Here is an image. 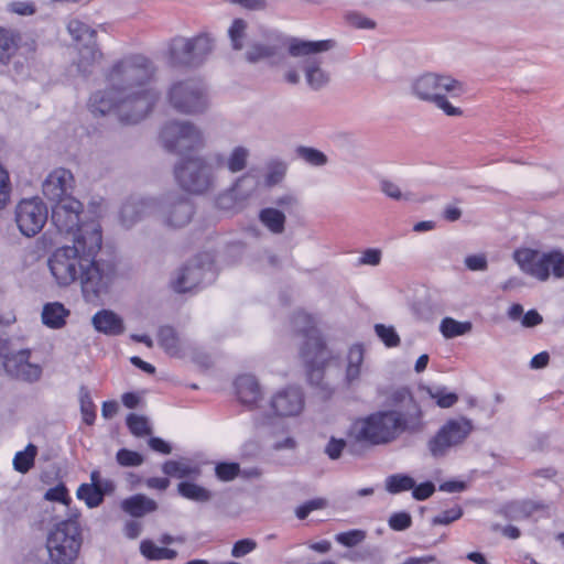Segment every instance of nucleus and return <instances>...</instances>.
Segmentation results:
<instances>
[{"label":"nucleus","instance_id":"nucleus-21","mask_svg":"<svg viewBox=\"0 0 564 564\" xmlns=\"http://www.w3.org/2000/svg\"><path fill=\"white\" fill-rule=\"evenodd\" d=\"M390 400L393 405L390 410L399 411L403 419L411 420L413 424L422 430L425 429L423 411L420 404L414 400L409 389L401 388L393 391Z\"/></svg>","mask_w":564,"mask_h":564},{"label":"nucleus","instance_id":"nucleus-39","mask_svg":"<svg viewBox=\"0 0 564 564\" xmlns=\"http://www.w3.org/2000/svg\"><path fill=\"white\" fill-rule=\"evenodd\" d=\"M67 30L77 45L86 41L93 43L94 39H96V31L78 19L70 20L67 24Z\"/></svg>","mask_w":564,"mask_h":564},{"label":"nucleus","instance_id":"nucleus-62","mask_svg":"<svg viewBox=\"0 0 564 564\" xmlns=\"http://www.w3.org/2000/svg\"><path fill=\"white\" fill-rule=\"evenodd\" d=\"M45 499L51 501H59L65 505H68L70 502L67 489L63 485L48 489L45 494Z\"/></svg>","mask_w":564,"mask_h":564},{"label":"nucleus","instance_id":"nucleus-14","mask_svg":"<svg viewBox=\"0 0 564 564\" xmlns=\"http://www.w3.org/2000/svg\"><path fill=\"white\" fill-rule=\"evenodd\" d=\"M115 274L113 267L105 261H97L96 257H89L87 265L80 271L78 280L87 302L96 301L100 295L106 294Z\"/></svg>","mask_w":564,"mask_h":564},{"label":"nucleus","instance_id":"nucleus-15","mask_svg":"<svg viewBox=\"0 0 564 564\" xmlns=\"http://www.w3.org/2000/svg\"><path fill=\"white\" fill-rule=\"evenodd\" d=\"M474 426L466 417L448 420L427 442V448L434 458L444 457L452 447L460 445L471 433Z\"/></svg>","mask_w":564,"mask_h":564},{"label":"nucleus","instance_id":"nucleus-49","mask_svg":"<svg viewBox=\"0 0 564 564\" xmlns=\"http://www.w3.org/2000/svg\"><path fill=\"white\" fill-rule=\"evenodd\" d=\"M12 185L9 172L0 162V210L4 209L10 203Z\"/></svg>","mask_w":564,"mask_h":564},{"label":"nucleus","instance_id":"nucleus-42","mask_svg":"<svg viewBox=\"0 0 564 564\" xmlns=\"http://www.w3.org/2000/svg\"><path fill=\"white\" fill-rule=\"evenodd\" d=\"M37 454V447L34 444H29L24 451L18 452L13 458V467L17 471L25 474L34 465V459Z\"/></svg>","mask_w":564,"mask_h":564},{"label":"nucleus","instance_id":"nucleus-43","mask_svg":"<svg viewBox=\"0 0 564 564\" xmlns=\"http://www.w3.org/2000/svg\"><path fill=\"white\" fill-rule=\"evenodd\" d=\"M415 480L404 474L391 475L386 480V489L390 494H399L414 488Z\"/></svg>","mask_w":564,"mask_h":564},{"label":"nucleus","instance_id":"nucleus-50","mask_svg":"<svg viewBox=\"0 0 564 564\" xmlns=\"http://www.w3.org/2000/svg\"><path fill=\"white\" fill-rule=\"evenodd\" d=\"M216 477L221 481H231L240 476L238 463H218L215 467Z\"/></svg>","mask_w":564,"mask_h":564},{"label":"nucleus","instance_id":"nucleus-35","mask_svg":"<svg viewBox=\"0 0 564 564\" xmlns=\"http://www.w3.org/2000/svg\"><path fill=\"white\" fill-rule=\"evenodd\" d=\"M162 471L167 476L176 478H196L200 475V468L186 460H166L162 466Z\"/></svg>","mask_w":564,"mask_h":564},{"label":"nucleus","instance_id":"nucleus-17","mask_svg":"<svg viewBox=\"0 0 564 564\" xmlns=\"http://www.w3.org/2000/svg\"><path fill=\"white\" fill-rule=\"evenodd\" d=\"M47 220V207L39 198L23 199L15 208V223L21 234L33 237Z\"/></svg>","mask_w":564,"mask_h":564},{"label":"nucleus","instance_id":"nucleus-20","mask_svg":"<svg viewBox=\"0 0 564 564\" xmlns=\"http://www.w3.org/2000/svg\"><path fill=\"white\" fill-rule=\"evenodd\" d=\"M73 187V174L68 170L57 169L50 173L44 181L43 194L47 199L55 202L56 204L66 197H72L70 192Z\"/></svg>","mask_w":564,"mask_h":564},{"label":"nucleus","instance_id":"nucleus-19","mask_svg":"<svg viewBox=\"0 0 564 564\" xmlns=\"http://www.w3.org/2000/svg\"><path fill=\"white\" fill-rule=\"evenodd\" d=\"M270 405L278 416H296L304 409V395L300 389L291 387L276 392Z\"/></svg>","mask_w":564,"mask_h":564},{"label":"nucleus","instance_id":"nucleus-38","mask_svg":"<svg viewBox=\"0 0 564 564\" xmlns=\"http://www.w3.org/2000/svg\"><path fill=\"white\" fill-rule=\"evenodd\" d=\"M141 554L152 561L159 560H174L177 556V552L167 547H160L155 545L151 540H143L140 544Z\"/></svg>","mask_w":564,"mask_h":564},{"label":"nucleus","instance_id":"nucleus-52","mask_svg":"<svg viewBox=\"0 0 564 564\" xmlns=\"http://www.w3.org/2000/svg\"><path fill=\"white\" fill-rule=\"evenodd\" d=\"M286 164L281 161L271 162L268 165V173L265 175V183L269 186L279 184L285 176Z\"/></svg>","mask_w":564,"mask_h":564},{"label":"nucleus","instance_id":"nucleus-4","mask_svg":"<svg viewBox=\"0 0 564 564\" xmlns=\"http://www.w3.org/2000/svg\"><path fill=\"white\" fill-rule=\"evenodd\" d=\"M411 91L417 99L433 104L448 117L463 116V110L451 102V98L464 93L463 84L448 75L425 73L413 79Z\"/></svg>","mask_w":564,"mask_h":564},{"label":"nucleus","instance_id":"nucleus-36","mask_svg":"<svg viewBox=\"0 0 564 564\" xmlns=\"http://www.w3.org/2000/svg\"><path fill=\"white\" fill-rule=\"evenodd\" d=\"M177 491L182 497L196 502H207L213 498V494L208 489L189 481L180 482Z\"/></svg>","mask_w":564,"mask_h":564},{"label":"nucleus","instance_id":"nucleus-34","mask_svg":"<svg viewBox=\"0 0 564 564\" xmlns=\"http://www.w3.org/2000/svg\"><path fill=\"white\" fill-rule=\"evenodd\" d=\"M69 315V311L58 302L48 303L44 305L42 311V322L50 328H61L66 323V317Z\"/></svg>","mask_w":564,"mask_h":564},{"label":"nucleus","instance_id":"nucleus-44","mask_svg":"<svg viewBox=\"0 0 564 564\" xmlns=\"http://www.w3.org/2000/svg\"><path fill=\"white\" fill-rule=\"evenodd\" d=\"M76 495L78 499L85 501L88 508H96L104 501L100 489L95 485L82 484Z\"/></svg>","mask_w":564,"mask_h":564},{"label":"nucleus","instance_id":"nucleus-64","mask_svg":"<svg viewBox=\"0 0 564 564\" xmlns=\"http://www.w3.org/2000/svg\"><path fill=\"white\" fill-rule=\"evenodd\" d=\"M345 446L346 442L344 440L332 437L325 447V453L328 455L330 459H337L340 457Z\"/></svg>","mask_w":564,"mask_h":564},{"label":"nucleus","instance_id":"nucleus-47","mask_svg":"<svg viewBox=\"0 0 564 564\" xmlns=\"http://www.w3.org/2000/svg\"><path fill=\"white\" fill-rule=\"evenodd\" d=\"M127 425L130 432L138 437L150 435L152 433L148 419L142 415L134 413L129 414L127 417Z\"/></svg>","mask_w":564,"mask_h":564},{"label":"nucleus","instance_id":"nucleus-60","mask_svg":"<svg viewBox=\"0 0 564 564\" xmlns=\"http://www.w3.org/2000/svg\"><path fill=\"white\" fill-rule=\"evenodd\" d=\"M256 547L257 543L251 539L239 540L234 544L231 555L237 558L242 557L252 552Z\"/></svg>","mask_w":564,"mask_h":564},{"label":"nucleus","instance_id":"nucleus-31","mask_svg":"<svg viewBox=\"0 0 564 564\" xmlns=\"http://www.w3.org/2000/svg\"><path fill=\"white\" fill-rule=\"evenodd\" d=\"M365 349L362 345L356 344L350 347L347 355V366L345 379L346 382L351 386L357 382L361 375V366L364 364Z\"/></svg>","mask_w":564,"mask_h":564},{"label":"nucleus","instance_id":"nucleus-46","mask_svg":"<svg viewBox=\"0 0 564 564\" xmlns=\"http://www.w3.org/2000/svg\"><path fill=\"white\" fill-rule=\"evenodd\" d=\"M80 412L86 424L91 425L96 419L95 404L91 400L89 391L82 387L79 391Z\"/></svg>","mask_w":564,"mask_h":564},{"label":"nucleus","instance_id":"nucleus-1","mask_svg":"<svg viewBox=\"0 0 564 564\" xmlns=\"http://www.w3.org/2000/svg\"><path fill=\"white\" fill-rule=\"evenodd\" d=\"M153 62L142 54H130L115 62L106 72L107 87L94 93L88 102L95 117L115 115L121 122L138 123L158 100L144 86L155 74Z\"/></svg>","mask_w":564,"mask_h":564},{"label":"nucleus","instance_id":"nucleus-23","mask_svg":"<svg viewBox=\"0 0 564 564\" xmlns=\"http://www.w3.org/2000/svg\"><path fill=\"white\" fill-rule=\"evenodd\" d=\"M249 159L250 150L243 145L232 148L227 156L220 152H215L209 155V160L215 169H227L232 174L246 170Z\"/></svg>","mask_w":564,"mask_h":564},{"label":"nucleus","instance_id":"nucleus-6","mask_svg":"<svg viewBox=\"0 0 564 564\" xmlns=\"http://www.w3.org/2000/svg\"><path fill=\"white\" fill-rule=\"evenodd\" d=\"M80 528L76 519L58 522L46 539L47 564H74L82 546Z\"/></svg>","mask_w":564,"mask_h":564},{"label":"nucleus","instance_id":"nucleus-59","mask_svg":"<svg viewBox=\"0 0 564 564\" xmlns=\"http://www.w3.org/2000/svg\"><path fill=\"white\" fill-rule=\"evenodd\" d=\"M463 516V510L460 507L452 508L443 511L441 514L433 518L432 523L434 525L438 524H449L453 521L459 519Z\"/></svg>","mask_w":564,"mask_h":564},{"label":"nucleus","instance_id":"nucleus-5","mask_svg":"<svg viewBox=\"0 0 564 564\" xmlns=\"http://www.w3.org/2000/svg\"><path fill=\"white\" fill-rule=\"evenodd\" d=\"M335 47V41H305L291 37L288 43V53L299 59L307 86L315 91L325 88L330 82V74L323 68L322 53Z\"/></svg>","mask_w":564,"mask_h":564},{"label":"nucleus","instance_id":"nucleus-41","mask_svg":"<svg viewBox=\"0 0 564 564\" xmlns=\"http://www.w3.org/2000/svg\"><path fill=\"white\" fill-rule=\"evenodd\" d=\"M248 23L243 19H235L228 29V36L232 50L241 51L247 39Z\"/></svg>","mask_w":564,"mask_h":564},{"label":"nucleus","instance_id":"nucleus-25","mask_svg":"<svg viewBox=\"0 0 564 564\" xmlns=\"http://www.w3.org/2000/svg\"><path fill=\"white\" fill-rule=\"evenodd\" d=\"M205 276V268L198 262H191L183 267L175 280L172 281L174 291L184 293L198 286Z\"/></svg>","mask_w":564,"mask_h":564},{"label":"nucleus","instance_id":"nucleus-13","mask_svg":"<svg viewBox=\"0 0 564 564\" xmlns=\"http://www.w3.org/2000/svg\"><path fill=\"white\" fill-rule=\"evenodd\" d=\"M30 349L11 351L9 341L0 338V370H3L9 377L34 382L41 378L42 368L37 364L30 362Z\"/></svg>","mask_w":564,"mask_h":564},{"label":"nucleus","instance_id":"nucleus-7","mask_svg":"<svg viewBox=\"0 0 564 564\" xmlns=\"http://www.w3.org/2000/svg\"><path fill=\"white\" fill-rule=\"evenodd\" d=\"M214 48L213 39L203 33L194 37L175 36L167 46V58L173 66L197 67Z\"/></svg>","mask_w":564,"mask_h":564},{"label":"nucleus","instance_id":"nucleus-63","mask_svg":"<svg viewBox=\"0 0 564 564\" xmlns=\"http://www.w3.org/2000/svg\"><path fill=\"white\" fill-rule=\"evenodd\" d=\"M435 491V486L431 481H426L423 484H420L419 486L414 485V488H412V496L416 500H425L430 498Z\"/></svg>","mask_w":564,"mask_h":564},{"label":"nucleus","instance_id":"nucleus-12","mask_svg":"<svg viewBox=\"0 0 564 564\" xmlns=\"http://www.w3.org/2000/svg\"><path fill=\"white\" fill-rule=\"evenodd\" d=\"M154 217L165 227L182 228L186 226L194 215L192 202L178 192L165 193L154 198Z\"/></svg>","mask_w":564,"mask_h":564},{"label":"nucleus","instance_id":"nucleus-54","mask_svg":"<svg viewBox=\"0 0 564 564\" xmlns=\"http://www.w3.org/2000/svg\"><path fill=\"white\" fill-rule=\"evenodd\" d=\"M327 501L323 498H316L306 501L302 506L297 507L295 510V514L300 520H304L308 517L312 511L319 510L325 508Z\"/></svg>","mask_w":564,"mask_h":564},{"label":"nucleus","instance_id":"nucleus-55","mask_svg":"<svg viewBox=\"0 0 564 564\" xmlns=\"http://www.w3.org/2000/svg\"><path fill=\"white\" fill-rule=\"evenodd\" d=\"M366 533L362 530H350L336 535V541L345 546L351 547L362 542Z\"/></svg>","mask_w":564,"mask_h":564},{"label":"nucleus","instance_id":"nucleus-56","mask_svg":"<svg viewBox=\"0 0 564 564\" xmlns=\"http://www.w3.org/2000/svg\"><path fill=\"white\" fill-rule=\"evenodd\" d=\"M412 518L408 512H395L389 519V525L394 531H403L411 527Z\"/></svg>","mask_w":564,"mask_h":564},{"label":"nucleus","instance_id":"nucleus-33","mask_svg":"<svg viewBox=\"0 0 564 564\" xmlns=\"http://www.w3.org/2000/svg\"><path fill=\"white\" fill-rule=\"evenodd\" d=\"M259 220L274 235H281L285 230V214L278 208L267 207L261 209L259 213Z\"/></svg>","mask_w":564,"mask_h":564},{"label":"nucleus","instance_id":"nucleus-2","mask_svg":"<svg viewBox=\"0 0 564 564\" xmlns=\"http://www.w3.org/2000/svg\"><path fill=\"white\" fill-rule=\"evenodd\" d=\"M102 243L98 224L85 225L73 239L72 246H63L48 257L47 264L59 286H68L78 280L89 257H96Z\"/></svg>","mask_w":564,"mask_h":564},{"label":"nucleus","instance_id":"nucleus-11","mask_svg":"<svg viewBox=\"0 0 564 564\" xmlns=\"http://www.w3.org/2000/svg\"><path fill=\"white\" fill-rule=\"evenodd\" d=\"M161 140L167 151L177 154L199 149L205 143L202 130L186 120L166 122L161 130Z\"/></svg>","mask_w":564,"mask_h":564},{"label":"nucleus","instance_id":"nucleus-51","mask_svg":"<svg viewBox=\"0 0 564 564\" xmlns=\"http://www.w3.org/2000/svg\"><path fill=\"white\" fill-rule=\"evenodd\" d=\"M375 332L377 336L384 343L387 347H397L400 344V337L394 327L383 324H376Z\"/></svg>","mask_w":564,"mask_h":564},{"label":"nucleus","instance_id":"nucleus-40","mask_svg":"<svg viewBox=\"0 0 564 564\" xmlns=\"http://www.w3.org/2000/svg\"><path fill=\"white\" fill-rule=\"evenodd\" d=\"M473 328L470 322H458L452 317L442 319L440 329L445 338H454L469 333Z\"/></svg>","mask_w":564,"mask_h":564},{"label":"nucleus","instance_id":"nucleus-45","mask_svg":"<svg viewBox=\"0 0 564 564\" xmlns=\"http://www.w3.org/2000/svg\"><path fill=\"white\" fill-rule=\"evenodd\" d=\"M296 153L299 158L313 166H324L328 162L326 154L314 148L301 145L296 149Z\"/></svg>","mask_w":564,"mask_h":564},{"label":"nucleus","instance_id":"nucleus-37","mask_svg":"<svg viewBox=\"0 0 564 564\" xmlns=\"http://www.w3.org/2000/svg\"><path fill=\"white\" fill-rule=\"evenodd\" d=\"M17 51V35L10 30L0 28V63L7 64Z\"/></svg>","mask_w":564,"mask_h":564},{"label":"nucleus","instance_id":"nucleus-8","mask_svg":"<svg viewBox=\"0 0 564 564\" xmlns=\"http://www.w3.org/2000/svg\"><path fill=\"white\" fill-rule=\"evenodd\" d=\"M513 259L524 273L540 281H546L551 272L555 278L564 279V253L560 250L540 253L532 249H519L513 252Z\"/></svg>","mask_w":564,"mask_h":564},{"label":"nucleus","instance_id":"nucleus-22","mask_svg":"<svg viewBox=\"0 0 564 564\" xmlns=\"http://www.w3.org/2000/svg\"><path fill=\"white\" fill-rule=\"evenodd\" d=\"M153 207H155L154 198L131 196L121 206L120 221L126 228H130L144 216L153 215Z\"/></svg>","mask_w":564,"mask_h":564},{"label":"nucleus","instance_id":"nucleus-10","mask_svg":"<svg viewBox=\"0 0 564 564\" xmlns=\"http://www.w3.org/2000/svg\"><path fill=\"white\" fill-rule=\"evenodd\" d=\"M213 167L210 160L207 162L202 156H192L176 164L174 174L184 191L192 194H204L214 186Z\"/></svg>","mask_w":564,"mask_h":564},{"label":"nucleus","instance_id":"nucleus-48","mask_svg":"<svg viewBox=\"0 0 564 564\" xmlns=\"http://www.w3.org/2000/svg\"><path fill=\"white\" fill-rule=\"evenodd\" d=\"M427 393L432 399L436 400V404L440 408L444 409L453 406L458 400L456 393L448 392L444 387L427 388Z\"/></svg>","mask_w":564,"mask_h":564},{"label":"nucleus","instance_id":"nucleus-27","mask_svg":"<svg viewBox=\"0 0 564 564\" xmlns=\"http://www.w3.org/2000/svg\"><path fill=\"white\" fill-rule=\"evenodd\" d=\"M159 345L172 357H181L186 343L172 326H162L158 333Z\"/></svg>","mask_w":564,"mask_h":564},{"label":"nucleus","instance_id":"nucleus-18","mask_svg":"<svg viewBox=\"0 0 564 564\" xmlns=\"http://www.w3.org/2000/svg\"><path fill=\"white\" fill-rule=\"evenodd\" d=\"M302 358L306 364L307 379L312 386L319 388L323 391L328 392L330 390L329 384L324 381V370L326 364L332 359L330 352L323 345L318 348H301L300 350Z\"/></svg>","mask_w":564,"mask_h":564},{"label":"nucleus","instance_id":"nucleus-32","mask_svg":"<svg viewBox=\"0 0 564 564\" xmlns=\"http://www.w3.org/2000/svg\"><path fill=\"white\" fill-rule=\"evenodd\" d=\"M78 70L83 73L84 75L89 74L90 67L100 61L102 54L100 50L97 46L96 39H94L93 43H89L88 41L78 44Z\"/></svg>","mask_w":564,"mask_h":564},{"label":"nucleus","instance_id":"nucleus-57","mask_svg":"<svg viewBox=\"0 0 564 564\" xmlns=\"http://www.w3.org/2000/svg\"><path fill=\"white\" fill-rule=\"evenodd\" d=\"M464 263L470 271H486L488 269V260L485 253L469 254L465 258Z\"/></svg>","mask_w":564,"mask_h":564},{"label":"nucleus","instance_id":"nucleus-53","mask_svg":"<svg viewBox=\"0 0 564 564\" xmlns=\"http://www.w3.org/2000/svg\"><path fill=\"white\" fill-rule=\"evenodd\" d=\"M116 459L119 465L124 467L140 466L143 463L141 454L126 448L117 452Z\"/></svg>","mask_w":564,"mask_h":564},{"label":"nucleus","instance_id":"nucleus-61","mask_svg":"<svg viewBox=\"0 0 564 564\" xmlns=\"http://www.w3.org/2000/svg\"><path fill=\"white\" fill-rule=\"evenodd\" d=\"M249 181H250V177L248 175L238 177L230 189V194L223 195L218 198V200H217L218 206L221 208H226L227 207L226 202L230 200L232 196H239L240 187Z\"/></svg>","mask_w":564,"mask_h":564},{"label":"nucleus","instance_id":"nucleus-9","mask_svg":"<svg viewBox=\"0 0 564 564\" xmlns=\"http://www.w3.org/2000/svg\"><path fill=\"white\" fill-rule=\"evenodd\" d=\"M166 98L170 106L183 115H199L208 108V96L205 86L193 78L174 82Z\"/></svg>","mask_w":564,"mask_h":564},{"label":"nucleus","instance_id":"nucleus-16","mask_svg":"<svg viewBox=\"0 0 564 564\" xmlns=\"http://www.w3.org/2000/svg\"><path fill=\"white\" fill-rule=\"evenodd\" d=\"M84 213V205L75 197H66L52 207V224L58 232L72 235L73 239L77 236L80 229L88 225L82 220ZM89 224H96L89 221Z\"/></svg>","mask_w":564,"mask_h":564},{"label":"nucleus","instance_id":"nucleus-24","mask_svg":"<svg viewBox=\"0 0 564 564\" xmlns=\"http://www.w3.org/2000/svg\"><path fill=\"white\" fill-rule=\"evenodd\" d=\"M292 326L305 339L301 348L312 349L325 345L319 330L315 326V321L310 314L303 311L295 312L292 318Z\"/></svg>","mask_w":564,"mask_h":564},{"label":"nucleus","instance_id":"nucleus-26","mask_svg":"<svg viewBox=\"0 0 564 564\" xmlns=\"http://www.w3.org/2000/svg\"><path fill=\"white\" fill-rule=\"evenodd\" d=\"M91 323L95 329L108 336H118L124 332L122 318L110 310H101L97 312Z\"/></svg>","mask_w":564,"mask_h":564},{"label":"nucleus","instance_id":"nucleus-28","mask_svg":"<svg viewBox=\"0 0 564 564\" xmlns=\"http://www.w3.org/2000/svg\"><path fill=\"white\" fill-rule=\"evenodd\" d=\"M121 509L133 518H141L158 509V503L144 495L138 494L121 502Z\"/></svg>","mask_w":564,"mask_h":564},{"label":"nucleus","instance_id":"nucleus-3","mask_svg":"<svg viewBox=\"0 0 564 564\" xmlns=\"http://www.w3.org/2000/svg\"><path fill=\"white\" fill-rule=\"evenodd\" d=\"M423 430L405 420L397 410H381L358 419L351 426L355 438L370 445H387L397 441L401 434H417Z\"/></svg>","mask_w":564,"mask_h":564},{"label":"nucleus","instance_id":"nucleus-58","mask_svg":"<svg viewBox=\"0 0 564 564\" xmlns=\"http://www.w3.org/2000/svg\"><path fill=\"white\" fill-rule=\"evenodd\" d=\"M346 21L357 29H373L376 22L368 19L357 11H350L346 14Z\"/></svg>","mask_w":564,"mask_h":564},{"label":"nucleus","instance_id":"nucleus-29","mask_svg":"<svg viewBox=\"0 0 564 564\" xmlns=\"http://www.w3.org/2000/svg\"><path fill=\"white\" fill-rule=\"evenodd\" d=\"M235 388L238 399L247 405L254 404L260 398V387L253 376L243 375L236 379Z\"/></svg>","mask_w":564,"mask_h":564},{"label":"nucleus","instance_id":"nucleus-30","mask_svg":"<svg viewBox=\"0 0 564 564\" xmlns=\"http://www.w3.org/2000/svg\"><path fill=\"white\" fill-rule=\"evenodd\" d=\"M246 59L252 64L262 59H269L272 65H278L282 63L283 55L276 45L253 43L246 52Z\"/></svg>","mask_w":564,"mask_h":564}]
</instances>
